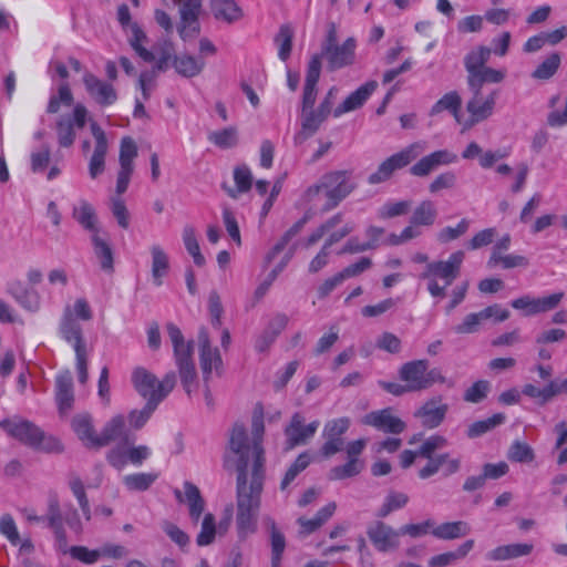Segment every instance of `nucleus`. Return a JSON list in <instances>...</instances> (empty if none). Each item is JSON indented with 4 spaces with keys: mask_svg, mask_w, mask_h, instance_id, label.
Segmentation results:
<instances>
[{
    "mask_svg": "<svg viewBox=\"0 0 567 567\" xmlns=\"http://www.w3.org/2000/svg\"><path fill=\"white\" fill-rule=\"evenodd\" d=\"M321 74V63L317 56H311L308 68L307 74L303 85L302 92V110L305 112L309 109H312L317 99V84Z\"/></svg>",
    "mask_w": 567,
    "mask_h": 567,
    "instance_id": "b1692460",
    "label": "nucleus"
},
{
    "mask_svg": "<svg viewBox=\"0 0 567 567\" xmlns=\"http://www.w3.org/2000/svg\"><path fill=\"white\" fill-rule=\"evenodd\" d=\"M142 427V410H132L127 417L116 414L107 421L95 442L100 447L115 443L114 449L131 446L136 441V432Z\"/></svg>",
    "mask_w": 567,
    "mask_h": 567,
    "instance_id": "39448f33",
    "label": "nucleus"
},
{
    "mask_svg": "<svg viewBox=\"0 0 567 567\" xmlns=\"http://www.w3.org/2000/svg\"><path fill=\"white\" fill-rule=\"evenodd\" d=\"M492 50L487 47H478L471 51L464 59V65L467 73H478L489 60Z\"/></svg>",
    "mask_w": 567,
    "mask_h": 567,
    "instance_id": "de8ad7c7",
    "label": "nucleus"
},
{
    "mask_svg": "<svg viewBox=\"0 0 567 567\" xmlns=\"http://www.w3.org/2000/svg\"><path fill=\"white\" fill-rule=\"evenodd\" d=\"M507 457L516 463H530L535 458V453L527 443L514 441L508 450Z\"/></svg>",
    "mask_w": 567,
    "mask_h": 567,
    "instance_id": "052dcab7",
    "label": "nucleus"
},
{
    "mask_svg": "<svg viewBox=\"0 0 567 567\" xmlns=\"http://www.w3.org/2000/svg\"><path fill=\"white\" fill-rule=\"evenodd\" d=\"M436 218V209L432 202H422L413 212L410 223L416 226H430Z\"/></svg>",
    "mask_w": 567,
    "mask_h": 567,
    "instance_id": "603ef678",
    "label": "nucleus"
},
{
    "mask_svg": "<svg viewBox=\"0 0 567 567\" xmlns=\"http://www.w3.org/2000/svg\"><path fill=\"white\" fill-rule=\"evenodd\" d=\"M319 426V421H313L305 425V419L300 413H295L290 423L285 429L286 449L291 450L296 446L303 445L312 437Z\"/></svg>",
    "mask_w": 567,
    "mask_h": 567,
    "instance_id": "4468645a",
    "label": "nucleus"
},
{
    "mask_svg": "<svg viewBox=\"0 0 567 567\" xmlns=\"http://www.w3.org/2000/svg\"><path fill=\"white\" fill-rule=\"evenodd\" d=\"M470 530L471 528L466 522L456 520L433 527L431 534L442 540H453L466 536Z\"/></svg>",
    "mask_w": 567,
    "mask_h": 567,
    "instance_id": "e433bc0d",
    "label": "nucleus"
},
{
    "mask_svg": "<svg viewBox=\"0 0 567 567\" xmlns=\"http://www.w3.org/2000/svg\"><path fill=\"white\" fill-rule=\"evenodd\" d=\"M90 126L92 135L95 140V147L90 159L89 169L92 177H95L96 175L102 174L104 169V159L107 152V140L105 132L95 121H92Z\"/></svg>",
    "mask_w": 567,
    "mask_h": 567,
    "instance_id": "5701e85b",
    "label": "nucleus"
},
{
    "mask_svg": "<svg viewBox=\"0 0 567 567\" xmlns=\"http://www.w3.org/2000/svg\"><path fill=\"white\" fill-rule=\"evenodd\" d=\"M561 58L558 52L549 54L532 73L536 80H549L558 71Z\"/></svg>",
    "mask_w": 567,
    "mask_h": 567,
    "instance_id": "8fccbe9b",
    "label": "nucleus"
},
{
    "mask_svg": "<svg viewBox=\"0 0 567 567\" xmlns=\"http://www.w3.org/2000/svg\"><path fill=\"white\" fill-rule=\"evenodd\" d=\"M91 243L101 269L107 274H112L114 271V257L107 231L104 230L99 235H93Z\"/></svg>",
    "mask_w": 567,
    "mask_h": 567,
    "instance_id": "bb28decb",
    "label": "nucleus"
},
{
    "mask_svg": "<svg viewBox=\"0 0 567 567\" xmlns=\"http://www.w3.org/2000/svg\"><path fill=\"white\" fill-rule=\"evenodd\" d=\"M183 243L187 252L193 257L194 264L198 267H203L206 260L200 252L196 231L192 225H186L183 228Z\"/></svg>",
    "mask_w": 567,
    "mask_h": 567,
    "instance_id": "49530a36",
    "label": "nucleus"
},
{
    "mask_svg": "<svg viewBox=\"0 0 567 567\" xmlns=\"http://www.w3.org/2000/svg\"><path fill=\"white\" fill-rule=\"evenodd\" d=\"M173 60L176 72L185 78H193L199 74L205 65L203 60L190 55H175V48L171 39H159L151 50L144 48V63L152 65V73L156 75L169 68Z\"/></svg>",
    "mask_w": 567,
    "mask_h": 567,
    "instance_id": "7ed1b4c3",
    "label": "nucleus"
},
{
    "mask_svg": "<svg viewBox=\"0 0 567 567\" xmlns=\"http://www.w3.org/2000/svg\"><path fill=\"white\" fill-rule=\"evenodd\" d=\"M0 427L20 442L32 447H39L44 440V433L35 424L27 420L19 422L2 420L0 421Z\"/></svg>",
    "mask_w": 567,
    "mask_h": 567,
    "instance_id": "ddd939ff",
    "label": "nucleus"
},
{
    "mask_svg": "<svg viewBox=\"0 0 567 567\" xmlns=\"http://www.w3.org/2000/svg\"><path fill=\"white\" fill-rule=\"evenodd\" d=\"M532 544H509L498 546L495 549L487 553L486 558L493 561L508 560L527 556L532 553Z\"/></svg>",
    "mask_w": 567,
    "mask_h": 567,
    "instance_id": "72a5a7b5",
    "label": "nucleus"
},
{
    "mask_svg": "<svg viewBox=\"0 0 567 567\" xmlns=\"http://www.w3.org/2000/svg\"><path fill=\"white\" fill-rule=\"evenodd\" d=\"M199 363L203 373V379L208 382L213 369L219 374V370L223 365V360L217 348L203 349L199 351Z\"/></svg>",
    "mask_w": 567,
    "mask_h": 567,
    "instance_id": "a19ab883",
    "label": "nucleus"
},
{
    "mask_svg": "<svg viewBox=\"0 0 567 567\" xmlns=\"http://www.w3.org/2000/svg\"><path fill=\"white\" fill-rule=\"evenodd\" d=\"M329 115L330 113L320 105L301 112V132L296 135L295 141H303L312 136Z\"/></svg>",
    "mask_w": 567,
    "mask_h": 567,
    "instance_id": "cd10ccee",
    "label": "nucleus"
},
{
    "mask_svg": "<svg viewBox=\"0 0 567 567\" xmlns=\"http://www.w3.org/2000/svg\"><path fill=\"white\" fill-rule=\"evenodd\" d=\"M173 346V357L181 383L189 395L197 385V370L194 361V341H186L181 329L173 322L166 324Z\"/></svg>",
    "mask_w": 567,
    "mask_h": 567,
    "instance_id": "20e7f679",
    "label": "nucleus"
},
{
    "mask_svg": "<svg viewBox=\"0 0 567 567\" xmlns=\"http://www.w3.org/2000/svg\"><path fill=\"white\" fill-rule=\"evenodd\" d=\"M447 411L449 405L443 403L441 395H436L425 401L414 412V417L420 420L422 426L435 429L444 421Z\"/></svg>",
    "mask_w": 567,
    "mask_h": 567,
    "instance_id": "2eb2a0df",
    "label": "nucleus"
},
{
    "mask_svg": "<svg viewBox=\"0 0 567 567\" xmlns=\"http://www.w3.org/2000/svg\"><path fill=\"white\" fill-rule=\"evenodd\" d=\"M176 384V374L171 371L163 380H158L153 373L144 371V421L157 409L172 392Z\"/></svg>",
    "mask_w": 567,
    "mask_h": 567,
    "instance_id": "0eeeda50",
    "label": "nucleus"
},
{
    "mask_svg": "<svg viewBox=\"0 0 567 567\" xmlns=\"http://www.w3.org/2000/svg\"><path fill=\"white\" fill-rule=\"evenodd\" d=\"M72 429L86 447L100 449L97 443L99 435L95 434L92 424V417L89 414H78L72 419Z\"/></svg>",
    "mask_w": 567,
    "mask_h": 567,
    "instance_id": "2f4dec72",
    "label": "nucleus"
},
{
    "mask_svg": "<svg viewBox=\"0 0 567 567\" xmlns=\"http://www.w3.org/2000/svg\"><path fill=\"white\" fill-rule=\"evenodd\" d=\"M522 393L530 399L537 400L539 405H545L555 398V388L551 385L550 381L543 389L528 383L523 386Z\"/></svg>",
    "mask_w": 567,
    "mask_h": 567,
    "instance_id": "5fc2aeb1",
    "label": "nucleus"
},
{
    "mask_svg": "<svg viewBox=\"0 0 567 567\" xmlns=\"http://www.w3.org/2000/svg\"><path fill=\"white\" fill-rule=\"evenodd\" d=\"M185 503L188 505L189 517L194 524H197L205 509V501L199 488L192 482H184Z\"/></svg>",
    "mask_w": 567,
    "mask_h": 567,
    "instance_id": "473e14b6",
    "label": "nucleus"
},
{
    "mask_svg": "<svg viewBox=\"0 0 567 567\" xmlns=\"http://www.w3.org/2000/svg\"><path fill=\"white\" fill-rule=\"evenodd\" d=\"M462 106V99L456 91H451L444 94L430 110V116H435L443 111H449L453 114L455 120L460 122V110Z\"/></svg>",
    "mask_w": 567,
    "mask_h": 567,
    "instance_id": "ea45409f",
    "label": "nucleus"
},
{
    "mask_svg": "<svg viewBox=\"0 0 567 567\" xmlns=\"http://www.w3.org/2000/svg\"><path fill=\"white\" fill-rule=\"evenodd\" d=\"M117 21L123 31L132 35L128 38L130 44L138 56H142V29L137 22H132L131 12L127 4L123 3L117 8Z\"/></svg>",
    "mask_w": 567,
    "mask_h": 567,
    "instance_id": "c85d7f7f",
    "label": "nucleus"
},
{
    "mask_svg": "<svg viewBox=\"0 0 567 567\" xmlns=\"http://www.w3.org/2000/svg\"><path fill=\"white\" fill-rule=\"evenodd\" d=\"M207 138L215 146L227 150L237 145L238 133L235 127L230 126L219 131L210 132Z\"/></svg>",
    "mask_w": 567,
    "mask_h": 567,
    "instance_id": "3c124183",
    "label": "nucleus"
},
{
    "mask_svg": "<svg viewBox=\"0 0 567 567\" xmlns=\"http://www.w3.org/2000/svg\"><path fill=\"white\" fill-rule=\"evenodd\" d=\"M489 382L486 380L476 381L472 386H470L464 393V401L470 403H480L482 402L489 391Z\"/></svg>",
    "mask_w": 567,
    "mask_h": 567,
    "instance_id": "774afa93",
    "label": "nucleus"
},
{
    "mask_svg": "<svg viewBox=\"0 0 567 567\" xmlns=\"http://www.w3.org/2000/svg\"><path fill=\"white\" fill-rule=\"evenodd\" d=\"M202 0H179L181 20L177 31L183 41L195 39L200 32Z\"/></svg>",
    "mask_w": 567,
    "mask_h": 567,
    "instance_id": "6e6552de",
    "label": "nucleus"
},
{
    "mask_svg": "<svg viewBox=\"0 0 567 567\" xmlns=\"http://www.w3.org/2000/svg\"><path fill=\"white\" fill-rule=\"evenodd\" d=\"M309 215L306 214L302 218H300L297 223H295L279 239V241L272 247V249L266 255L265 264L271 262L276 256L281 252L288 243L296 237L303 226L308 223Z\"/></svg>",
    "mask_w": 567,
    "mask_h": 567,
    "instance_id": "37998d69",
    "label": "nucleus"
},
{
    "mask_svg": "<svg viewBox=\"0 0 567 567\" xmlns=\"http://www.w3.org/2000/svg\"><path fill=\"white\" fill-rule=\"evenodd\" d=\"M463 259L464 252L457 250L451 254L445 261L430 262L422 274V278H441L445 281V286H450L460 276Z\"/></svg>",
    "mask_w": 567,
    "mask_h": 567,
    "instance_id": "9d476101",
    "label": "nucleus"
},
{
    "mask_svg": "<svg viewBox=\"0 0 567 567\" xmlns=\"http://www.w3.org/2000/svg\"><path fill=\"white\" fill-rule=\"evenodd\" d=\"M266 524L270 530L271 567H279L284 550L286 548V538L284 534L277 528L274 519L267 518Z\"/></svg>",
    "mask_w": 567,
    "mask_h": 567,
    "instance_id": "79ce46f5",
    "label": "nucleus"
},
{
    "mask_svg": "<svg viewBox=\"0 0 567 567\" xmlns=\"http://www.w3.org/2000/svg\"><path fill=\"white\" fill-rule=\"evenodd\" d=\"M470 227V220L463 218L455 227H444L437 234V240L445 244L463 236Z\"/></svg>",
    "mask_w": 567,
    "mask_h": 567,
    "instance_id": "338daca9",
    "label": "nucleus"
},
{
    "mask_svg": "<svg viewBox=\"0 0 567 567\" xmlns=\"http://www.w3.org/2000/svg\"><path fill=\"white\" fill-rule=\"evenodd\" d=\"M498 90H493L485 99L483 96L470 99L466 111L470 113L468 125L487 120L494 112Z\"/></svg>",
    "mask_w": 567,
    "mask_h": 567,
    "instance_id": "4be33fe9",
    "label": "nucleus"
},
{
    "mask_svg": "<svg viewBox=\"0 0 567 567\" xmlns=\"http://www.w3.org/2000/svg\"><path fill=\"white\" fill-rule=\"evenodd\" d=\"M297 245L293 244L289 250L285 254L281 261L267 275V278L256 288L255 290V297L257 299H261L272 285V282L276 280L278 275L286 268L288 262L291 260L296 252Z\"/></svg>",
    "mask_w": 567,
    "mask_h": 567,
    "instance_id": "c03bdc74",
    "label": "nucleus"
},
{
    "mask_svg": "<svg viewBox=\"0 0 567 567\" xmlns=\"http://www.w3.org/2000/svg\"><path fill=\"white\" fill-rule=\"evenodd\" d=\"M137 156V147L131 137H123L120 147L121 171L118 177H130L133 173V159Z\"/></svg>",
    "mask_w": 567,
    "mask_h": 567,
    "instance_id": "58836bf2",
    "label": "nucleus"
},
{
    "mask_svg": "<svg viewBox=\"0 0 567 567\" xmlns=\"http://www.w3.org/2000/svg\"><path fill=\"white\" fill-rule=\"evenodd\" d=\"M55 402L61 415H66L73 408V379L68 370L60 373L55 379Z\"/></svg>",
    "mask_w": 567,
    "mask_h": 567,
    "instance_id": "aec40b11",
    "label": "nucleus"
},
{
    "mask_svg": "<svg viewBox=\"0 0 567 567\" xmlns=\"http://www.w3.org/2000/svg\"><path fill=\"white\" fill-rule=\"evenodd\" d=\"M563 298L564 292H556L542 298L525 295L512 300L511 306L516 310H522L525 317H530L555 309Z\"/></svg>",
    "mask_w": 567,
    "mask_h": 567,
    "instance_id": "9b49d317",
    "label": "nucleus"
},
{
    "mask_svg": "<svg viewBox=\"0 0 567 567\" xmlns=\"http://www.w3.org/2000/svg\"><path fill=\"white\" fill-rule=\"evenodd\" d=\"M364 468V463L361 460H350L343 465L334 466L329 472V480L341 481L349 477L357 476Z\"/></svg>",
    "mask_w": 567,
    "mask_h": 567,
    "instance_id": "09e8293b",
    "label": "nucleus"
},
{
    "mask_svg": "<svg viewBox=\"0 0 567 567\" xmlns=\"http://www.w3.org/2000/svg\"><path fill=\"white\" fill-rule=\"evenodd\" d=\"M429 368L427 360H414L404 363L399 370V377L402 381H404L408 388L414 391L426 390V384H424L425 372Z\"/></svg>",
    "mask_w": 567,
    "mask_h": 567,
    "instance_id": "6ab92c4d",
    "label": "nucleus"
},
{
    "mask_svg": "<svg viewBox=\"0 0 567 567\" xmlns=\"http://www.w3.org/2000/svg\"><path fill=\"white\" fill-rule=\"evenodd\" d=\"M72 216L83 229L90 233V238L104 231L99 224L94 208L85 200H82L79 206L73 208Z\"/></svg>",
    "mask_w": 567,
    "mask_h": 567,
    "instance_id": "c756f323",
    "label": "nucleus"
},
{
    "mask_svg": "<svg viewBox=\"0 0 567 567\" xmlns=\"http://www.w3.org/2000/svg\"><path fill=\"white\" fill-rule=\"evenodd\" d=\"M505 420L506 415L504 413H496L485 420L476 421L468 426L466 435L470 439L480 437L496 426L503 424Z\"/></svg>",
    "mask_w": 567,
    "mask_h": 567,
    "instance_id": "a18cd8bd",
    "label": "nucleus"
},
{
    "mask_svg": "<svg viewBox=\"0 0 567 567\" xmlns=\"http://www.w3.org/2000/svg\"><path fill=\"white\" fill-rule=\"evenodd\" d=\"M216 535V523L215 516L212 513H207L204 515L200 532L196 537V543L198 546H207L210 545Z\"/></svg>",
    "mask_w": 567,
    "mask_h": 567,
    "instance_id": "680f3d73",
    "label": "nucleus"
},
{
    "mask_svg": "<svg viewBox=\"0 0 567 567\" xmlns=\"http://www.w3.org/2000/svg\"><path fill=\"white\" fill-rule=\"evenodd\" d=\"M412 206L411 200L388 202L378 209L380 219H390L409 213Z\"/></svg>",
    "mask_w": 567,
    "mask_h": 567,
    "instance_id": "13d9d810",
    "label": "nucleus"
},
{
    "mask_svg": "<svg viewBox=\"0 0 567 567\" xmlns=\"http://www.w3.org/2000/svg\"><path fill=\"white\" fill-rule=\"evenodd\" d=\"M310 462V454L308 452L301 453L287 470L281 481L280 488L282 491L286 489L290 485V483L297 477V475L309 466Z\"/></svg>",
    "mask_w": 567,
    "mask_h": 567,
    "instance_id": "4d7b16f0",
    "label": "nucleus"
},
{
    "mask_svg": "<svg viewBox=\"0 0 567 567\" xmlns=\"http://www.w3.org/2000/svg\"><path fill=\"white\" fill-rule=\"evenodd\" d=\"M43 519L48 527L56 526L63 523L60 501L55 492H50L48 495V506Z\"/></svg>",
    "mask_w": 567,
    "mask_h": 567,
    "instance_id": "bf43d9fd",
    "label": "nucleus"
},
{
    "mask_svg": "<svg viewBox=\"0 0 567 567\" xmlns=\"http://www.w3.org/2000/svg\"><path fill=\"white\" fill-rule=\"evenodd\" d=\"M264 481L259 461L255 463L250 478L237 477L236 525L240 538H246L256 530Z\"/></svg>",
    "mask_w": 567,
    "mask_h": 567,
    "instance_id": "f257e3e1",
    "label": "nucleus"
},
{
    "mask_svg": "<svg viewBox=\"0 0 567 567\" xmlns=\"http://www.w3.org/2000/svg\"><path fill=\"white\" fill-rule=\"evenodd\" d=\"M0 534H2L11 545L20 544V535L13 517L10 514H3L0 517Z\"/></svg>",
    "mask_w": 567,
    "mask_h": 567,
    "instance_id": "69168bd1",
    "label": "nucleus"
},
{
    "mask_svg": "<svg viewBox=\"0 0 567 567\" xmlns=\"http://www.w3.org/2000/svg\"><path fill=\"white\" fill-rule=\"evenodd\" d=\"M151 255V280L155 287H161L164 279L168 276L171 264L168 255L159 245H153L150 248Z\"/></svg>",
    "mask_w": 567,
    "mask_h": 567,
    "instance_id": "a878e982",
    "label": "nucleus"
},
{
    "mask_svg": "<svg viewBox=\"0 0 567 567\" xmlns=\"http://www.w3.org/2000/svg\"><path fill=\"white\" fill-rule=\"evenodd\" d=\"M60 333L66 342L72 343L75 354L86 351L82 328L73 318V313L69 307L65 308L61 319Z\"/></svg>",
    "mask_w": 567,
    "mask_h": 567,
    "instance_id": "412c9836",
    "label": "nucleus"
},
{
    "mask_svg": "<svg viewBox=\"0 0 567 567\" xmlns=\"http://www.w3.org/2000/svg\"><path fill=\"white\" fill-rule=\"evenodd\" d=\"M355 49L357 41L352 37L344 40L342 44L338 43L337 27L331 22L328 24L320 53L313 56H317L320 63L324 59L327 69L332 72L352 65L355 61Z\"/></svg>",
    "mask_w": 567,
    "mask_h": 567,
    "instance_id": "423d86ee",
    "label": "nucleus"
},
{
    "mask_svg": "<svg viewBox=\"0 0 567 567\" xmlns=\"http://www.w3.org/2000/svg\"><path fill=\"white\" fill-rule=\"evenodd\" d=\"M457 156L449 150H439L426 156H423L411 167V174L415 176H426L439 167L454 163Z\"/></svg>",
    "mask_w": 567,
    "mask_h": 567,
    "instance_id": "a211bd4d",
    "label": "nucleus"
},
{
    "mask_svg": "<svg viewBox=\"0 0 567 567\" xmlns=\"http://www.w3.org/2000/svg\"><path fill=\"white\" fill-rule=\"evenodd\" d=\"M474 544L475 543L473 539H467L462 545H460L457 549L454 551H446L433 556L429 560V565L430 567H445L452 565L455 561L465 558L466 555L473 549Z\"/></svg>",
    "mask_w": 567,
    "mask_h": 567,
    "instance_id": "4c0bfd02",
    "label": "nucleus"
},
{
    "mask_svg": "<svg viewBox=\"0 0 567 567\" xmlns=\"http://www.w3.org/2000/svg\"><path fill=\"white\" fill-rule=\"evenodd\" d=\"M498 264H501L504 269H512L516 267H527L529 261L522 255H491L487 265L495 267Z\"/></svg>",
    "mask_w": 567,
    "mask_h": 567,
    "instance_id": "e2e57ef3",
    "label": "nucleus"
},
{
    "mask_svg": "<svg viewBox=\"0 0 567 567\" xmlns=\"http://www.w3.org/2000/svg\"><path fill=\"white\" fill-rule=\"evenodd\" d=\"M131 446L123 449H112L107 453V461L116 468H122L128 462L140 463L142 461V446Z\"/></svg>",
    "mask_w": 567,
    "mask_h": 567,
    "instance_id": "c9c22d12",
    "label": "nucleus"
},
{
    "mask_svg": "<svg viewBox=\"0 0 567 567\" xmlns=\"http://www.w3.org/2000/svg\"><path fill=\"white\" fill-rule=\"evenodd\" d=\"M259 461L262 477H265L264 449L260 442L249 445L246 427L243 423L236 422L230 431L228 452L224 456L226 470L236 468L237 477L250 478L255 463Z\"/></svg>",
    "mask_w": 567,
    "mask_h": 567,
    "instance_id": "f03ea898",
    "label": "nucleus"
},
{
    "mask_svg": "<svg viewBox=\"0 0 567 567\" xmlns=\"http://www.w3.org/2000/svg\"><path fill=\"white\" fill-rule=\"evenodd\" d=\"M210 9L217 20L233 23L243 17V11L234 0H212Z\"/></svg>",
    "mask_w": 567,
    "mask_h": 567,
    "instance_id": "f704fd0d",
    "label": "nucleus"
},
{
    "mask_svg": "<svg viewBox=\"0 0 567 567\" xmlns=\"http://www.w3.org/2000/svg\"><path fill=\"white\" fill-rule=\"evenodd\" d=\"M83 84L87 94L102 106H109L115 103L117 94L114 86L105 81H102L94 74L86 72L83 75Z\"/></svg>",
    "mask_w": 567,
    "mask_h": 567,
    "instance_id": "dca6fc26",
    "label": "nucleus"
},
{
    "mask_svg": "<svg viewBox=\"0 0 567 567\" xmlns=\"http://www.w3.org/2000/svg\"><path fill=\"white\" fill-rule=\"evenodd\" d=\"M425 150V142L413 143L383 161L378 171L370 177H379V175L389 176L395 171L408 166L412 161L423 154Z\"/></svg>",
    "mask_w": 567,
    "mask_h": 567,
    "instance_id": "1a4fd4ad",
    "label": "nucleus"
},
{
    "mask_svg": "<svg viewBox=\"0 0 567 567\" xmlns=\"http://www.w3.org/2000/svg\"><path fill=\"white\" fill-rule=\"evenodd\" d=\"M350 179H342L338 185L331 186L327 184L315 185L308 188V196L317 195L319 193H324V195L329 198L330 203L328 204V208L334 207L338 203L343 199L354 187L353 184L349 183Z\"/></svg>",
    "mask_w": 567,
    "mask_h": 567,
    "instance_id": "7c9ffc66",
    "label": "nucleus"
},
{
    "mask_svg": "<svg viewBox=\"0 0 567 567\" xmlns=\"http://www.w3.org/2000/svg\"><path fill=\"white\" fill-rule=\"evenodd\" d=\"M362 423L391 434H400L406 427L405 423L400 417L393 415L389 408L365 414Z\"/></svg>",
    "mask_w": 567,
    "mask_h": 567,
    "instance_id": "f3484780",
    "label": "nucleus"
},
{
    "mask_svg": "<svg viewBox=\"0 0 567 567\" xmlns=\"http://www.w3.org/2000/svg\"><path fill=\"white\" fill-rule=\"evenodd\" d=\"M367 535L374 548L380 553L395 550L400 545L399 530L393 529L382 520H374L369 524Z\"/></svg>",
    "mask_w": 567,
    "mask_h": 567,
    "instance_id": "f8f14e48",
    "label": "nucleus"
},
{
    "mask_svg": "<svg viewBox=\"0 0 567 567\" xmlns=\"http://www.w3.org/2000/svg\"><path fill=\"white\" fill-rule=\"evenodd\" d=\"M293 31L288 24H282L275 38L278 44V56L281 61H287L292 50Z\"/></svg>",
    "mask_w": 567,
    "mask_h": 567,
    "instance_id": "864d4df0",
    "label": "nucleus"
},
{
    "mask_svg": "<svg viewBox=\"0 0 567 567\" xmlns=\"http://www.w3.org/2000/svg\"><path fill=\"white\" fill-rule=\"evenodd\" d=\"M486 315L483 310L467 315L462 323L454 327V331L458 334H470L478 331L480 326L486 320Z\"/></svg>",
    "mask_w": 567,
    "mask_h": 567,
    "instance_id": "0e129e2a",
    "label": "nucleus"
},
{
    "mask_svg": "<svg viewBox=\"0 0 567 567\" xmlns=\"http://www.w3.org/2000/svg\"><path fill=\"white\" fill-rule=\"evenodd\" d=\"M377 81H368L352 92L340 105L333 110V116L339 117L344 113L360 109L370 95L377 90Z\"/></svg>",
    "mask_w": 567,
    "mask_h": 567,
    "instance_id": "393cba45",
    "label": "nucleus"
},
{
    "mask_svg": "<svg viewBox=\"0 0 567 567\" xmlns=\"http://www.w3.org/2000/svg\"><path fill=\"white\" fill-rule=\"evenodd\" d=\"M56 134L60 146L70 147L75 140V131L70 116H61L56 122Z\"/></svg>",
    "mask_w": 567,
    "mask_h": 567,
    "instance_id": "6e6d98bb",
    "label": "nucleus"
}]
</instances>
